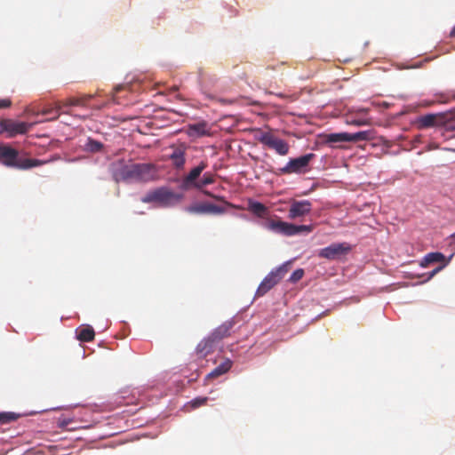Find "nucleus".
I'll return each mask as SVG.
<instances>
[{"instance_id": "1", "label": "nucleus", "mask_w": 455, "mask_h": 455, "mask_svg": "<svg viewBox=\"0 0 455 455\" xmlns=\"http://www.w3.org/2000/svg\"><path fill=\"white\" fill-rule=\"evenodd\" d=\"M45 161L25 158L19 151L9 145L0 144V164L19 170H28L45 164Z\"/></svg>"}, {"instance_id": "2", "label": "nucleus", "mask_w": 455, "mask_h": 455, "mask_svg": "<svg viewBox=\"0 0 455 455\" xmlns=\"http://www.w3.org/2000/svg\"><path fill=\"white\" fill-rule=\"evenodd\" d=\"M318 139L320 142H328V143H340V142H347V141H363L369 140L371 139V132L369 131H362L355 133H348V132H339V133H330V134H319ZM315 143H319V140L315 141Z\"/></svg>"}, {"instance_id": "3", "label": "nucleus", "mask_w": 455, "mask_h": 455, "mask_svg": "<svg viewBox=\"0 0 455 455\" xmlns=\"http://www.w3.org/2000/svg\"><path fill=\"white\" fill-rule=\"evenodd\" d=\"M267 228L283 235L291 236L299 233H309L311 231V226L307 225H294L282 220H272L267 223Z\"/></svg>"}, {"instance_id": "4", "label": "nucleus", "mask_w": 455, "mask_h": 455, "mask_svg": "<svg viewBox=\"0 0 455 455\" xmlns=\"http://www.w3.org/2000/svg\"><path fill=\"white\" fill-rule=\"evenodd\" d=\"M173 193L164 187L150 190L141 197L144 204H156L159 206H167L173 199Z\"/></svg>"}, {"instance_id": "5", "label": "nucleus", "mask_w": 455, "mask_h": 455, "mask_svg": "<svg viewBox=\"0 0 455 455\" xmlns=\"http://www.w3.org/2000/svg\"><path fill=\"white\" fill-rule=\"evenodd\" d=\"M111 172L116 182L135 180L134 164H126L124 161L119 160L112 163Z\"/></svg>"}, {"instance_id": "6", "label": "nucleus", "mask_w": 455, "mask_h": 455, "mask_svg": "<svg viewBox=\"0 0 455 455\" xmlns=\"http://www.w3.org/2000/svg\"><path fill=\"white\" fill-rule=\"evenodd\" d=\"M312 156V154H307L297 158L291 159L284 167L278 170L277 174L283 175L305 172L307 170Z\"/></svg>"}, {"instance_id": "7", "label": "nucleus", "mask_w": 455, "mask_h": 455, "mask_svg": "<svg viewBox=\"0 0 455 455\" xmlns=\"http://www.w3.org/2000/svg\"><path fill=\"white\" fill-rule=\"evenodd\" d=\"M452 113L446 114H427L419 118V128H429L436 125H448L454 119Z\"/></svg>"}, {"instance_id": "8", "label": "nucleus", "mask_w": 455, "mask_h": 455, "mask_svg": "<svg viewBox=\"0 0 455 455\" xmlns=\"http://www.w3.org/2000/svg\"><path fill=\"white\" fill-rule=\"evenodd\" d=\"M259 141L275 150L280 156H286L289 153L290 147L288 143L269 132L262 133Z\"/></svg>"}, {"instance_id": "9", "label": "nucleus", "mask_w": 455, "mask_h": 455, "mask_svg": "<svg viewBox=\"0 0 455 455\" xmlns=\"http://www.w3.org/2000/svg\"><path fill=\"white\" fill-rule=\"evenodd\" d=\"M31 127L32 124L25 122L13 121L12 119H3L0 122L1 132H7L8 138H13L18 134H25Z\"/></svg>"}, {"instance_id": "10", "label": "nucleus", "mask_w": 455, "mask_h": 455, "mask_svg": "<svg viewBox=\"0 0 455 455\" xmlns=\"http://www.w3.org/2000/svg\"><path fill=\"white\" fill-rule=\"evenodd\" d=\"M351 246L347 243H332L323 249L319 252V256L329 259H335L350 251Z\"/></svg>"}, {"instance_id": "11", "label": "nucleus", "mask_w": 455, "mask_h": 455, "mask_svg": "<svg viewBox=\"0 0 455 455\" xmlns=\"http://www.w3.org/2000/svg\"><path fill=\"white\" fill-rule=\"evenodd\" d=\"M219 342L209 334L206 338L202 339L196 347V354L199 357L204 358L212 354Z\"/></svg>"}, {"instance_id": "12", "label": "nucleus", "mask_w": 455, "mask_h": 455, "mask_svg": "<svg viewBox=\"0 0 455 455\" xmlns=\"http://www.w3.org/2000/svg\"><path fill=\"white\" fill-rule=\"evenodd\" d=\"M208 164L206 161H201L200 164L194 167L183 178V184L186 187H195L198 184L197 179L201 173L207 168Z\"/></svg>"}, {"instance_id": "13", "label": "nucleus", "mask_w": 455, "mask_h": 455, "mask_svg": "<svg viewBox=\"0 0 455 455\" xmlns=\"http://www.w3.org/2000/svg\"><path fill=\"white\" fill-rule=\"evenodd\" d=\"M135 170V180L147 181L155 174V167L149 164H133Z\"/></svg>"}, {"instance_id": "14", "label": "nucleus", "mask_w": 455, "mask_h": 455, "mask_svg": "<svg viewBox=\"0 0 455 455\" xmlns=\"http://www.w3.org/2000/svg\"><path fill=\"white\" fill-rule=\"evenodd\" d=\"M311 210V203L309 201H295L291 204L289 210V217L296 219L308 213Z\"/></svg>"}, {"instance_id": "15", "label": "nucleus", "mask_w": 455, "mask_h": 455, "mask_svg": "<svg viewBox=\"0 0 455 455\" xmlns=\"http://www.w3.org/2000/svg\"><path fill=\"white\" fill-rule=\"evenodd\" d=\"M275 276L276 275H275L274 273L270 272L259 283L256 291L255 296L262 297L275 285H276L280 281Z\"/></svg>"}, {"instance_id": "16", "label": "nucleus", "mask_w": 455, "mask_h": 455, "mask_svg": "<svg viewBox=\"0 0 455 455\" xmlns=\"http://www.w3.org/2000/svg\"><path fill=\"white\" fill-rule=\"evenodd\" d=\"M234 327V321L228 320L214 329L210 334L220 343L223 339L230 336Z\"/></svg>"}, {"instance_id": "17", "label": "nucleus", "mask_w": 455, "mask_h": 455, "mask_svg": "<svg viewBox=\"0 0 455 455\" xmlns=\"http://www.w3.org/2000/svg\"><path fill=\"white\" fill-rule=\"evenodd\" d=\"M186 148L183 146L173 148L170 159L176 169H183L186 163Z\"/></svg>"}, {"instance_id": "18", "label": "nucleus", "mask_w": 455, "mask_h": 455, "mask_svg": "<svg viewBox=\"0 0 455 455\" xmlns=\"http://www.w3.org/2000/svg\"><path fill=\"white\" fill-rule=\"evenodd\" d=\"M61 109L62 105L60 101H58L56 102L55 108H44L42 111H35L34 109L28 108V112L35 116H38L40 114L43 116L52 115V116L46 118L45 121H53L59 118Z\"/></svg>"}, {"instance_id": "19", "label": "nucleus", "mask_w": 455, "mask_h": 455, "mask_svg": "<svg viewBox=\"0 0 455 455\" xmlns=\"http://www.w3.org/2000/svg\"><path fill=\"white\" fill-rule=\"evenodd\" d=\"M94 98V94H84L80 97H71L63 101H60L62 108L81 106L87 107L89 100Z\"/></svg>"}, {"instance_id": "20", "label": "nucleus", "mask_w": 455, "mask_h": 455, "mask_svg": "<svg viewBox=\"0 0 455 455\" xmlns=\"http://www.w3.org/2000/svg\"><path fill=\"white\" fill-rule=\"evenodd\" d=\"M232 366V361L229 359H226L223 363H221L219 366L213 369L208 375V379H216L225 373H227Z\"/></svg>"}, {"instance_id": "21", "label": "nucleus", "mask_w": 455, "mask_h": 455, "mask_svg": "<svg viewBox=\"0 0 455 455\" xmlns=\"http://www.w3.org/2000/svg\"><path fill=\"white\" fill-rule=\"evenodd\" d=\"M435 262H441L443 264L444 262H447L445 260V257L441 252H430L427 253L422 259L420 266L423 267H427L428 265Z\"/></svg>"}, {"instance_id": "22", "label": "nucleus", "mask_w": 455, "mask_h": 455, "mask_svg": "<svg viewBox=\"0 0 455 455\" xmlns=\"http://www.w3.org/2000/svg\"><path fill=\"white\" fill-rule=\"evenodd\" d=\"M209 132L207 129V124L205 122H201L194 124H190L188 126V135L189 136H204L208 135Z\"/></svg>"}, {"instance_id": "23", "label": "nucleus", "mask_w": 455, "mask_h": 455, "mask_svg": "<svg viewBox=\"0 0 455 455\" xmlns=\"http://www.w3.org/2000/svg\"><path fill=\"white\" fill-rule=\"evenodd\" d=\"M248 209L251 212L260 218L265 217L268 212L263 204L254 201L249 203Z\"/></svg>"}, {"instance_id": "24", "label": "nucleus", "mask_w": 455, "mask_h": 455, "mask_svg": "<svg viewBox=\"0 0 455 455\" xmlns=\"http://www.w3.org/2000/svg\"><path fill=\"white\" fill-rule=\"evenodd\" d=\"M95 332L91 326L82 328L77 333V339L83 342H90L94 339Z\"/></svg>"}, {"instance_id": "25", "label": "nucleus", "mask_w": 455, "mask_h": 455, "mask_svg": "<svg viewBox=\"0 0 455 455\" xmlns=\"http://www.w3.org/2000/svg\"><path fill=\"white\" fill-rule=\"evenodd\" d=\"M104 145L98 140H95L92 138H88L86 143L84 144V149L91 153H98L102 151Z\"/></svg>"}, {"instance_id": "26", "label": "nucleus", "mask_w": 455, "mask_h": 455, "mask_svg": "<svg viewBox=\"0 0 455 455\" xmlns=\"http://www.w3.org/2000/svg\"><path fill=\"white\" fill-rule=\"evenodd\" d=\"M291 269V262H285L283 265H281L279 267L274 269L271 271V273H274L275 275L279 281H281L284 275L290 271Z\"/></svg>"}, {"instance_id": "27", "label": "nucleus", "mask_w": 455, "mask_h": 455, "mask_svg": "<svg viewBox=\"0 0 455 455\" xmlns=\"http://www.w3.org/2000/svg\"><path fill=\"white\" fill-rule=\"evenodd\" d=\"M214 181V176L210 172H205L203 179L196 184V188H202L207 185L212 184Z\"/></svg>"}, {"instance_id": "28", "label": "nucleus", "mask_w": 455, "mask_h": 455, "mask_svg": "<svg viewBox=\"0 0 455 455\" xmlns=\"http://www.w3.org/2000/svg\"><path fill=\"white\" fill-rule=\"evenodd\" d=\"M225 212V209L220 205L206 203V213L221 214Z\"/></svg>"}, {"instance_id": "29", "label": "nucleus", "mask_w": 455, "mask_h": 455, "mask_svg": "<svg viewBox=\"0 0 455 455\" xmlns=\"http://www.w3.org/2000/svg\"><path fill=\"white\" fill-rule=\"evenodd\" d=\"M1 416V424L9 423L16 420L19 418V415L14 412H0Z\"/></svg>"}, {"instance_id": "30", "label": "nucleus", "mask_w": 455, "mask_h": 455, "mask_svg": "<svg viewBox=\"0 0 455 455\" xmlns=\"http://www.w3.org/2000/svg\"><path fill=\"white\" fill-rule=\"evenodd\" d=\"M207 401V397H196L189 402V405L192 409H196L203 405H205Z\"/></svg>"}, {"instance_id": "31", "label": "nucleus", "mask_w": 455, "mask_h": 455, "mask_svg": "<svg viewBox=\"0 0 455 455\" xmlns=\"http://www.w3.org/2000/svg\"><path fill=\"white\" fill-rule=\"evenodd\" d=\"M188 212L195 213H206V203L191 206L188 208Z\"/></svg>"}, {"instance_id": "32", "label": "nucleus", "mask_w": 455, "mask_h": 455, "mask_svg": "<svg viewBox=\"0 0 455 455\" xmlns=\"http://www.w3.org/2000/svg\"><path fill=\"white\" fill-rule=\"evenodd\" d=\"M304 270L301 268L296 269L290 276V282L296 283L303 277Z\"/></svg>"}, {"instance_id": "33", "label": "nucleus", "mask_w": 455, "mask_h": 455, "mask_svg": "<svg viewBox=\"0 0 455 455\" xmlns=\"http://www.w3.org/2000/svg\"><path fill=\"white\" fill-rule=\"evenodd\" d=\"M128 90V86L127 85H118L115 88V91H114V93H113V100L116 101V103H120L119 102V97H118V94L123 92V91H126Z\"/></svg>"}, {"instance_id": "34", "label": "nucleus", "mask_w": 455, "mask_h": 455, "mask_svg": "<svg viewBox=\"0 0 455 455\" xmlns=\"http://www.w3.org/2000/svg\"><path fill=\"white\" fill-rule=\"evenodd\" d=\"M348 123L351 124L357 125V126H362V125H365V124H369V122L364 119H354V120L348 121Z\"/></svg>"}, {"instance_id": "35", "label": "nucleus", "mask_w": 455, "mask_h": 455, "mask_svg": "<svg viewBox=\"0 0 455 455\" xmlns=\"http://www.w3.org/2000/svg\"><path fill=\"white\" fill-rule=\"evenodd\" d=\"M12 105V101L9 99L0 100V108H7Z\"/></svg>"}, {"instance_id": "36", "label": "nucleus", "mask_w": 455, "mask_h": 455, "mask_svg": "<svg viewBox=\"0 0 455 455\" xmlns=\"http://www.w3.org/2000/svg\"><path fill=\"white\" fill-rule=\"evenodd\" d=\"M447 265V262H444L443 264L440 265L436 268H435L429 275V278L434 276L436 273H438L440 270H442L445 266Z\"/></svg>"}, {"instance_id": "37", "label": "nucleus", "mask_w": 455, "mask_h": 455, "mask_svg": "<svg viewBox=\"0 0 455 455\" xmlns=\"http://www.w3.org/2000/svg\"><path fill=\"white\" fill-rule=\"evenodd\" d=\"M70 421H71L70 419H60V420H59L58 425H59V427H63V428H64V427H68V424L70 423Z\"/></svg>"}, {"instance_id": "38", "label": "nucleus", "mask_w": 455, "mask_h": 455, "mask_svg": "<svg viewBox=\"0 0 455 455\" xmlns=\"http://www.w3.org/2000/svg\"><path fill=\"white\" fill-rule=\"evenodd\" d=\"M447 130H449V131H455V124H450V125L447 127Z\"/></svg>"}, {"instance_id": "39", "label": "nucleus", "mask_w": 455, "mask_h": 455, "mask_svg": "<svg viewBox=\"0 0 455 455\" xmlns=\"http://www.w3.org/2000/svg\"><path fill=\"white\" fill-rule=\"evenodd\" d=\"M267 68L272 69V70H276L277 69V68L275 66H273V65H268Z\"/></svg>"}, {"instance_id": "40", "label": "nucleus", "mask_w": 455, "mask_h": 455, "mask_svg": "<svg viewBox=\"0 0 455 455\" xmlns=\"http://www.w3.org/2000/svg\"><path fill=\"white\" fill-rule=\"evenodd\" d=\"M455 36V27L451 31V36Z\"/></svg>"}, {"instance_id": "41", "label": "nucleus", "mask_w": 455, "mask_h": 455, "mask_svg": "<svg viewBox=\"0 0 455 455\" xmlns=\"http://www.w3.org/2000/svg\"><path fill=\"white\" fill-rule=\"evenodd\" d=\"M451 238L455 241V232L451 235Z\"/></svg>"}, {"instance_id": "42", "label": "nucleus", "mask_w": 455, "mask_h": 455, "mask_svg": "<svg viewBox=\"0 0 455 455\" xmlns=\"http://www.w3.org/2000/svg\"><path fill=\"white\" fill-rule=\"evenodd\" d=\"M285 64H286L285 62H281V63L279 64V66H280V67H282V66H284Z\"/></svg>"}]
</instances>
